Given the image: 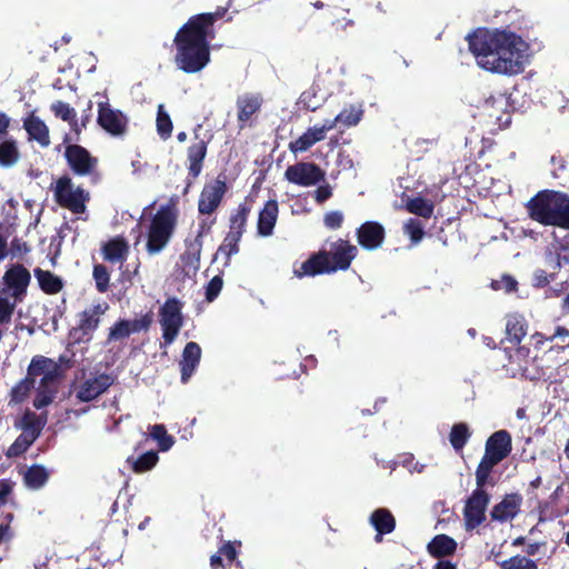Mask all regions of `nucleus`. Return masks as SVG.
<instances>
[{"instance_id":"nucleus-39","label":"nucleus","mask_w":569,"mask_h":569,"mask_svg":"<svg viewBox=\"0 0 569 569\" xmlns=\"http://www.w3.org/2000/svg\"><path fill=\"white\" fill-rule=\"evenodd\" d=\"M19 159V150L13 139L0 142V166L11 167Z\"/></svg>"},{"instance_id":"nucleus-5","label":"nucleus","mask_w":569,"mask_h":569,"mask_svg":"<svg viewBox=\"0 0 569 569\" xmlns=\"http://www.w3.org/2000/svg\"><path fill=\"white\" fill-rule=\"evenodd\" d=\"M512 450V438L508 430L495 431L486 441L485 455L477 466L476 473L491 479L493 468L505 460Z\"/></svg>"},{"instance_id":"nucleus-16","label":"nucleus","mask_w":569,"mask_h":569,"mask_svg":"<svg viewBox=\"0 0 569 569\" xmlns=\"http://www.w3.org/2000/svg\"><path fill=\"white\" fill-rule=\"evenodd\" d=\"M201 129V124H198L194 130V141L187 148V161H188V176H187V187L192 184V182L201 174L203 169L204 159L208 152V144L210 142V138L199 139V130Z\"/></svg>"},{"instance_id":"nucleus-41","label":"nucleus","mask_w":569,"mask_h":569,"mask_svg":"<svg viewBox=\"0 0 569 569\" xmlns=\"http://www.w3.org/2000/svg\"><path fill=\"white\" fill-rule=\"evenodd\" d=\"M363 117V109L361 106L350 104L343 108L338 114L337 120L346 127L357 126Z\"/></svg>"},{"instance_id":"nucleus-30","label":"nucleus","mask_w":569,"mask_h":569,"mask_svg":"<svg viewBox=\"0 0 569 569\" xmlns=\"http://www.w3.org/2000/svg\"><path fill=\"white\" fill-rule=\"evenodd\" d=\"M529 353V348L517 346L515 351L509 355V363L506 366L509 367L512 376L520 375L522 377H527Z\"/></svg>"},{"instance_id":"nucleus-38","label":"nucleus","mask_w":569,"mask_h":569,"mask_svg":"<svg viewBox=\"0 0 569 569\" xmlns=\"http://www.w3.org/2000/svg\"><path fill=\"white\" fill-rule=\"evenodd\" d=\"M406 208L410 213L429 219L433 214L435 204L423 197H415L407 202Z\"/></svg>"},{"instance_id":"nucleus-15","label":"nucleus","mask_w":569,"mask_h":569,"mask_svg":"<svg viewBox=\"0 0 569 569\" xmlns=\"http://www.w3.org/2000/svg\"><path fill=\"white\" fill-rule=\"evenodd\" d=\"M290 183L300 187H312L326 180V172L315 162H297L284 171Z\"/></svg>"},{"instance_id":"nucleus-64","label":"nucleus","mask_w":569,"mask_h":569,"mask_svg":"<svg viewBox=\"0 0 569 569\" xmlns=\"http://www.w3.org/2000/svg\"><path fill=\"white\" fill-rule=\"evenodd\" d=\"M214 223H216V217L210 219V216H207V218L202 219L199 222L198 233L194 238H199V239L203 240V236L211 231V228Z\"/></svg>"},{"instance_id":"nucleus-20","label":"nucleus","mask_w":569,"mask_h":569,"mask_svg":"<svg viewBox=\"0 0 569 569\" xmlns=\"http://www.w3.org/2000/svg\"><path fill=\"white\" fill-rule=\"evenodd\" d=\"M521 505L522 496L520 493H507L500 502L492 507L490 517L495 521L506 522L519 513Z\"/></svg>"},{"instance_id":"nucleus-24","label":"nucleus","mask_w":569,"mask_h":569,"mask_svg":"<svg viewBox=\"0 0 569 569\" xmlns=\"http://www.w3.org/2000/svg\"><path fill=\"white\" fill-rule=\"evenodd\" d=\"M528 322L522 315L511 313L506 317V339L513 346H519L527 336Z\"/></svg>"},{"instance_id":"nucleus-58","label":"nucleus","mask_w":569,"mask_h":569,"mask_svg":"<svg viewBox=\"0 0 569 569\" xmlns=\"http://www.w3.org/2000/svg\"><path fill=\"white\" fill-rule=\"evenodd\" d=\"M43 377L40 380L41 388H48L49 383L54 382L61 376L60 366L52 360L50 367H48L47 371L42 375Z\"/></svg>"},{"instance_id":"nucleus-11","label":"nucleus","mask_w":569,"mask_h":569,"mask_svg":"<svg viewBox=\"0 0 569 569\" xmlns=\"http://www.w3.org/2000/svg\"><path fill=\"white\" fill-rule=\"evenodd\" d=\"M31 282L30 271L21 263L12 264L2 277L3 288L1 293H9L18 303L27 297L28 287Z\"/></svg>"},{"instance_id":"nucleus-57","label":"nucleus","mask_w":569,"mask_h":569,"mask_svg":"<svg viewBox=\"0 0 569 569\" xmlns=\"http://www.w3.org/2000/svg\"><path fill=\"white\" fill-rule=\"evenodd\" d=\"M18 302H11L6 297H0V323H9Z\"/></svg>"},{"instance_id":"nucleus-14","label":"nucleus","mask_w":569,"mask_h":569,"mask_svg":"<svg viewBox=\"0 0 569 569\" xmlns=\"http://www.w3.org/2000/svg\"><path fill=\"white\" fill-rule=\"evenodd\" d=\"M108 305H97L90 309H86L80 313L79 323L73 327L69 336L76 343L89 342L93 332L100 325V316L106 312Z\"/></svg>"},{"instance_id":"nucleus-23","label":"nucleus","mask_w":569,"mask_h":569,"mask_svg":"<svg viewBox=\"0 0 569 569\" xmlns=\"http://www.w3.org/2000/svg\"><path fill=\"white\" fill-rule=\"evenodd\" d=\"M279 212L278 201L276 199L268 200L260 210L257 223L258 233L262 237L271 236L277 222Z\"/></svg>"},{"instance_id":"nucleus-4","label":"nucleus","mask_w":569,"mask_h":569,"mask_svg":"<svg viewBox=\"0 0 569 569\" xmlns=\"http://www.w3.org/2000/svg\"><path fill=\"white\" fill-rule=\"evenodd\" d=\"M178 214L173 207L162 206L151 218L147 230L146 250L150 256L160 253L170 242Z\"/></svg>"},{"instance_id":"nucleus-36","label":"nucleus","mask_w":569,"mask_h":569,"mask_svg":"<svg viewBox=\"0 0 569 569\" xmlns=\"http://www.w3.org/2000/svg\"><path fill=\"white\" fill-rule=\"evenodd\" d=\"M470 437L471 432L468 425L465 422H458L451 427L449 441L456 451H460L465 448Z\"/></svg>"},{"instance_id":"nucleus-27","label":"nucleus","mask_w":569,"mask_h":569,"mask_svg":"<svg viewBox=\"0 0 569 569\" xmlns=\"http://www.w3.org/2000/svg\"><path fill=\"white\" fill-rule=\"evenodd\" d=\"M23 128L30 140H36L41 147L50 144L49 129L39 117L33 113L28 116L23 121Z\"/></svg>"},{"instance_id":"nucleus-6","label":"nucleus","mask_w":569,"mask_h":569,"mask_svg":"<svg viewBox=\"0 0 569 569\" xmlns=\"http://www.w3.org/2000/svg\"><path fill=\"white\" fill-rule=\"evenodd\" d=\"M487 485L495 486V481L476 475V489L466 500L462 510L466 531L475 530L486 520V511L491 498L485 489Z\"/></svg>"},{"instance_id":"nucleus-42","label":"nucleus","mask_w":569,"mask_h":569,"mask_svg":"<svg viewBox=\"0 0 569 569\" xmlns=\"http://www.w3.org/2000/svg\"><path fill=\"white\" fill-rule=\"evenodd\" d=\"M500 569H539L536 560L522 555H516L509 559L497 561Z\"/></svg>"},{"instance_id":"nucleus-60","label":"nucleus","mask_w":569,"mask_h":569,"mask_svg":"<svg viewBox=\"0 0 569 569\" xmlns=\"http://www.w3.org/2000/svg\"><path fill=\"white\" fill-rule=\"evenodd\" d=\"M67 122L70 124L73 136L66 134L63 138V143H70L71 141L78 142L80 140L81 131L84 127H81V123L78 122L77 116L72 119V121Z\"/></svg>"},{"instance_id":"nucleus-25","label":"nucleus","mask_w":569,"mask_h":569,"mask_svg":"<svg viewBox=\"0 0 569 569\" xmlns=\"http://www.w3.org/2000/svg\"><path fill=\"white\" fill-rule=\"evenodd\" d=\"M101 252L106 261L122 263L129 253V244L123 237H114L103 243Z\"/></svg>"},{"instance_id":"nucleus-26","label":"nucleus","mask_w":569,"mask_h":569,"mask_svg":"<svg viewBox=\"0 0 569 569\" xmlns=\"http://www.w3.org/2000/svg\"><path fill=\"white\" fill-rule=\"evenodd\" d=\"M457 547V541L453 538L440 533L431 539L427 546V550L432 558L441 559L455 555Z\"/></svg>"},{"instance_id":"nucleus-52","label":"nucleus","mask_w":569,"mask_h":569,"mask_svg":"<svg viewBox=\"0 0 569 569\" xmlns=\"http://www.w3.org/2000/svg\"><path fill=\"white\" fill-rule=\"evenodd\" d=\"M491 288L493 290H503L506 293H511L517 291L518 282L512 276L503 274L500 279L491 281Z\"/></svg>"},{"instance_id":"nucleus-19","label":"nucleus","mask_w":569,"mask_h":569,"mask_svg":"<svg viewBox=\"0 0 569 569\" xmlns=\"http://www.w3.org/2000/svg\"><path fill=\"white\" fill-rule=\"evenodd\" d=\"M358 243L366 250L380 248L386 238L383 226L377 221H366L356 231Z\"/></svg>"},{"instance_id":"nucleus-45","label":"nucleus","mask_w":569,"mask_h":569,"mask_svg":"<svg viewBox=\"0 0 569 569\" xmlns=\"http://www.w3.org/2000/svg\"><path fill=\"white\" fill-rule=\"evenodd\" d=\"M52 363V359L43 356H34L27 369V378L36 382V378L47 371L48 367Z\"/></svg>"},{"instance_id":"nucleus-40","label":"nucleus","mask_w":569,"mask_h":569,"mask_svg":"<svg viewBox=\"0 0 569 569\" xmlns=\"http://www.w3.org/2000/svg\"><path fill=\"white\" fill-rule=\"evenodd\" d=\"M150 437L157 441L161 451H168L174 443V438L167 432L164 425H153L149 428Z\"/></svg>"},{"instance_id":"nucleus-9","label":"nucleus","mask_w":569,"mask_h":569,"mask_svg":"<svg viewBox=\"0 0 569 569\" xmlns=\"http://www.w3.org/2000/svg\"><path fill=\"white\" fill-rule=\"evenodd\" d=\"M54 199L60 207L80 214L86 211V203L90 200V196L81 187L73 188L72 179L64 174L56 182Z\"/></svg>"},{"instance_id":"nucleus-2","label":"nucleus","mask_w":569,"mask_h":569,"mask_svg":"<svg viewBox=\"0 0 569 569\" xmlns=\"http://www.w3.org/2000/svg\"><path fill=\"white\" fill-rule=\"evenodd\" d=\"M228 8L218 7L213 12L191 16L177 31L173 38L177 68L184 73L203 70L211 59L210 42L216 37L214 23L222 19Z\"/></svg>"},{"instance_id":"nucleus-33","label":"nucleus","mask_w":569,"mask_h":569,"mask_svg":"<svg viewBox=\"0 0 569 569\" xmlns=\"http://www.w3.org/2000/svg\"><path fill=\"white\" fill-rule=\"evenodd\" d=\"M202 244L203 240L199 238L186 240V250L181 254V261L186 267H190L196 270L199 268Z\"/></svg>"},{"instance_id":"nucleus-49","label":"nucleus","mask_w":569,"mask_h":569,"mask_svg":"<svg viewBox=\"0 0 569 569\" xmlns=\"http://www.w3.org/2000/svg\"><path fill=\"white\" fill-rule=\"evenodd\" d=\"M553 227L569 230V196L563 192Z\"/></svg>"},{"instance_id":"nucleus-13","label":"nucleus","mask_w":569,"mask_h":569,"mask_svg":"<svg viewBox=\"0 0 569 569\" xmlns=\"http://www.w3.org/2000/svg\"><path fill=\"white\" fill-rule=\"evenodd\" d=\"M228 191L226 177L219 174L213 181L207 182L198 199V212L200 216H212L220 207Z\"/></svg>"},{"instance_id":"nucleus-34","label":"nucleus","mask_w":569,"mask_h":569,"mask_svg":"<svg viewBox=\"0 0 569 569\" xmlns=\"http://www.w3.org/2000/svg\"><path fill=\"white\" fill-rule=\"evenodd\" d=\"M242 237L228 232L223 238L222 243L218 247L217 253L214 254V260L219 256L224 257L223 266L228 267L230 264V259L233 254H237L240 250L239 242Z\"/></svg>"},{"instance_id":"nucleus-44","label":"nucleus","mask_w":569,"mask_h":569,"mask_svg":"<svg viewBox=\"0 0 569 569\" xmlns=\"http://www.w3.org/2000/svg\"><path fill=\"white\" fill-rule=\"evenodd\" d=\"M92 277L96 289L100 293H104L110 288V272L104 264L98 263L93 266Z\"/></svg>"},{"instance_id":"nucleus-31","label":"nucleus","mask_w":569,"mask_h":569,"mask_svg":"<svg viewBox=\"0 0 569 569\" xmlns=\"http://www.w3.org/2000/svg\"><path fill=\"white\" fill-rule=\"evenodd\" d=\"M49 480V472L42 465H32L23 473V482L27 488L39 490Z\"/></svg>"},{"instance_id":"nucleus-55","label":"nucleus","mask_w":569,"mask_h":569,"mask_svg":"<svg viewBox=\"0 0 569 569\" xmlns=\"http://www.w3.org/2000/svg\"><path fill=\"white\" fill-rule=\"evenodd\" d=\"M223 286L222 276L217 274L211 278L206 287V300L212 302L220 293Z\"/></svg>"},{"instance_id":"nucleus-17","label":"nucleus","mask_w":569,"mask_h":569,"mask_svg":"<svg viewBox=\"0 0 569 569\" xmlns=\"http://www.w3.org/2000/svg\"><path fill=\"white\" fill-rule=\"evenodd\" d=\"M97 122L106 132L114 137L124 134L128 129L126 114L113 109L108 101L98 103Z\"/></svg>"},{"instance_id":"nucleus-29","label":"nucleus","mask_w":569,"mask_h":569,"mask_svg":"<svg viewBox=\"0 0 569 569\" xmlns=\"http://www.w3.org/2000/svg\"><path fill=\"white\" fill-rule=\"evenodd\" d=\"M33 274L38 280L40 289L47 295H56L63 288L62 279L49 270L36 268Z\"/></svg>"},{"instance_id":"nucleus-8","label":"nucleus","mask_w":569,"mask_h":569,"mask_svg":"<svg viewBox=\"0 0 569 569\" xmlns=\"http://www.w3.org/2000/svg\"><path fill=\"white\" fill-rule=\"evenodd\" d=\"M183 302L178 298H168L159 308V323L162 330L160 347L170 346L178 337L184 323L182 313Z\"/></svg>"},{"instance_id":"nucleus-61","label":"nucleus","mask_w":569,"mask_h":569,"mask_svg":"<svg viewBox=\"0 0 569 569\" xmlns=\"http://www.w3.org/2000/svg\"><path fill=\"white\" fill-rule=\"evenodd\" d=\"M13 482L10 479L0 480V507L4 506L8 501V497L13 491Z\"/></svg>"},{"instance_id":"nucleus-10","label":"nucleus","mask_w":569,"mask_h":569,"mask_svg":"<svg viewBox=\"0 0 569 569\" xmlns=\"http://www.w3.org/2000/svg\"><path fill=\"white\" fill-rule=\"evenodd\" d=\"M263 102L260 92H246L237 97L236 109L239 130L253 128L258 123Z\"/></svg>"},{"instance_id":"nucleus-28","label":"nucleus","mask_w":569,"mask_h":569,"mask_svg":"<svg viewBox=\"0 0 569 569\" xmlns=\"http://www.w3.org/2000/svg\"><path fill=\"white\" fill-rule=\"evenodd\" d=\"M46 422V418L38 416L33 411L27 410L21 417L19 427L23 435H27L28 438L36 441L40 437Z\"/></svg>"},{"instance_id":"nucleus-3","label":"nucleus","mask_w":569,"mask_h":569,"mask_svg":"<svg viewBox=\"0 0 569 569\" xmlns=\"http://www.w3.org/2000/svg\"><path fill=\"white\" fill-rule=\"evenodd\" d=\"M358 249L348 240L338 239L330 243V249H320L300 263L295 264L293 274L301 279L303 277H316L319 274H330L339 270H348L352 260L357 257Z\"/></svg>"},{"instance_id":"nucleus-21","label":"nucleus","mask_w":569,"mask_h":569,"mask_svg":"<svg viewBox=\"0 0 569 569\" xmlns=\"http://www.w3.org/2000/svg\"><path fill=\"white\" fill-rule=\"evenodd\" d=\"M201 359V348L197 342H188L182 351V359L180 360L181 382L187 383Z\"/></svg>"},{"instance_id":"nucleus-7","label":"nucleus","mask_w":569,"mask_h":569,"mask_svg":"<svg viewBox=\"0 0 569 569\" xmlns=\"http://www.w3.org/2000/svg\"><path fill=\"white\" fill-rule=\"evenodd\" d=\"M563 192L543 189L526 204L528 216L542 226H555Z\"/></svg>"},{"instance_id":"nucleus-47","label":"nucleus","mask_w":569,"mask_h":569,"mask_svg":"<svg viewBox=\"0 0 569 569\" xmlns=\"http://www.w3.org/2000/svg\"><path fill=\"white\" fill-rule=\"evenodd\" d=\"M423 223L415 218H410L403 227L405 233L410 238L413 244L419 243L425 236Z\"/></svg>"},{"instance_id":"nucleus-37","label":"nucleus","mask_w":569,"mask_h":569,"mask_svg":"<svg viewBox=\"0 0 569 569\" xmlns=\"http://www.w3.org/2000/svg\"><path fill=\"white\" fill-rule=\"evenodd\" d=\"M34 381L30 378L24 377L19 382H17L10 390V401L9 403L19 405L24 402L31 390L34 388Z\"/></svg>"},{"instance_id":"nucleus-56","label":"nucleus","mask_w":569,"mask_h":569,"mask_svg":"<svg viewBox=\"0 0 569 569\" xmlns=\"http://www.w3.org/2000/svg\"><path fill=\"white\" fill-rule=\"evenodd\" d=\"M152 321L153 318L151 312H147L138 319L129 320V328L131 333L147 331L152 325Z\"/></svg>"},{"instance_id":"nucleus-46","label":"nucleus","mask_w":569,"mask_h":569,"mask_svg":"<svg viewBox=\"0 0 569 569\" xmlns=\"http://www.w3.org/2000/svg\"><path fill=\"white\" fill-rule=\"evenodd\" d=\"M33 440L28 438L27 435H19L13 443L7 449L6 456L8 458H17L28 451V449L33 445Z\"/></svg>"},{"instance_id":"nucleus-18","label":"nucleus","mask_w":569,"mask_h":569,"mask_svg":"<svg viewBox=\"0 0 569 569\" xmlns=\"http://www.w3.org/2000/svg\"><path fill=\"white\" fill-rule=\"evenodd\" d=\"M113 382L114 378L106 372L88 378L76 388V398L80 402H90L104 393Z\"/></svg>"},{"instance_id":"nucleus-12","label":"nucleus","mask_w":569,"mask_h":569,"mask_svg":"<svg viewBox=\"0 0 569 569\" xmlns=\"http://www.w3.org/2000/svg\"><path fill=\"white\" fill-rule=\"evenodd\" d=\"M66 144L64 159L71 172L78 177L94 174L98 167V159L78 143Z\"/></svg>"},{"instance_id":"nucleus-53","label":"nucleus","mask_w":569,"mask_h":569,"mask_svg":"<svg viewBox=\"0 0 569 569\" xmlns=\"http://www.w3.org/2000/svg\"><path fill=\"white\" fill-rule=\"evenodd\" d=\"M56 396V390H49L48 388H39L33 399V407L36 409H42L49 406Z\"/></svg>"},{"instance_id":"nucleus-51","label":"nucleus","mask_w":569,"mask_h":569,"mask_svg":"<svg viewBox=\"0 0 569 569\" xmlns=\"http://www.w3.org/2000/svg\"><path fill=\"white\" fill-rule=\"evenodd\" d=\"M298 104L306 110L316 111L320 107L317 92L313 89L303 91L298 100Z\"/></svg>"},{"instance_id":"nucleus-59","label":"nucleus","mask_w":569,"mask_h":569,"mask_svg":"<svg viewBox=\"0 0 569 569\" xmlns=\"http://www.w3.org/2000/svg\"><path fill=\"white\" fill-rule=\"evenodd\" d=\"M323 222L328 229L337 230L343 223V213L338 210L329 211L325 214Z\"/></svg>"},{"instance_id":"nucleus-63","label":"nucleus","mask_w":569,"mask_h":569,"mask_svg":"<svg viewBox=\"0 0 569 569\" xmlns=\"http://www.w3.org/2000/svg\"><path fill=\"white\" fill-rule=\"evenodd\" d=\"M30 251V247L27 242L22 241L20 238H13L11 241V252L13 256H23Z\"/></svg>"},{"instance_id":"nucleus-62","label":"nucleus","mask_w":569,"mask_h":569,"mask_svg":"<svg viewBox=\"0 0 569 569\" xmlns=\"http://www.w3.org/2000/svg\"><path fill=\"white\" fill-rule=\"evenodd\" d=\"M218 552L222 556V557H226L227 561L229 562V565H231L233 562V560H236L237 558V550H236V547L232 542L230 541H227L224 542L218 550Z\"/></svg>"},{"instance_id":"nucleus-35","label":"nucleus","mask_w":569,"mask_h":569,"mask_svg":"<svg viewBox=\"0 0 569 569\" xmlns=\"http://www.w3.org/2000/svg\"><path fill=\"white\" fill-rule=\"evenodd\" d=\"M159 461L158 452L150 450L141 456L134 458L129 457L127 463L131 466V469L136 473H143L151 470Z\"/></svg>"},{"instance_id":"nucleus-32","label":"nucleus","mask_w":569,"mask_h":569,"mask_svg":"<svg viewBox=\"0 0 569 569\" xmlns=\"http://www.w3.org/2000/svg\"><path fill=\"white\" fill-rule=\"evenodd\" d=\"M250 211L251 208L248 204L240 203L236 211L230 214L228 232L242 237Z\"/></svg>"},{"instance_id":"nucleus-43","label":"nucleus","mask_w":569,"mask_h":569,"mask_svg":"<svg viewBox=\"0 0 569 569\" xmlns=\"http://www.w3.org/2000/svg\"><path fill=\"white\" fill-rule=\"evenodd\" d=\"M156 126L161 139L167 140L171 137L173 124L163 104L158 106Z\"/></svg>"},{"instance_id":"nucleus-22","label":"nucleus","mask_w":569,"mask_h":569,"mask_svg":"<svg viewBox=\"0 0 569 569\" xmlns=\"http://www.w3.org/2000/svg\"><path fill=\"white\" fill-rule=\"evenodd\" d=\"M369 522L377 532L375 536L376 542H381L385 535L391 533L396 529V518L387 508L373 510Z\"/></svg>"},{"instance_id":"nucleus-48","label":"nucleus","mask_w":569,"mask_h":569,"mask_svg":"<svg viewBox=\"0 0 569 569\" xmlns=\"http://www.w3.org/2000/svg\"><path fill=\"white\" fill-rule=\"evenodd\" d=\"M50 110L57 118L63 121H72V119L77 116L76 110L70 107L69 103L61 100L54 101L50 106Z\"/></svg>"},{"instance_id":"nucleus-54","label":"nucleus","mask_w":569,"mask_h":569,"mask_svg":"<svg viewBox=\"0 0 569 569\" xmlns=\"http://www.w3.org/2000/svg\"><path fill=\"white\" fill-rule=\"evenodd\" d=\"M313 141L308 131L303 132L299 138L289 143V150L292 153L305 152L313 146Z\"/></svg>"},{"instance_id":"nucleus-50","label":"nucleus","mask_w":569,"mask_h":569,"mask_svg":"<svg viewBox=\"0 0 569 569\" xmlns=\"http://www.w3.org/2000/svg\"><path fill=\"white\" fill-rule=\"evenodd\" d=\"M130 335L129 320L120 319L110 328L108 341L122 340L128 338Z\"/></svg>"},{"instance_id":"nucleus-1","label":"nucleus","mask_w":569,"mask_h":569,"mask_svg":"<svg viewBox=\"0 0 569 569\" xmlns=\"http://www.w3.org/2000/svg\"><path fill=\"white\" fill-rule=\"evenodd\" d=\"M479 67L507 76L523 71L526 42L512 31L478 28L467 37Z\"/></svg>"}]
</instances>
